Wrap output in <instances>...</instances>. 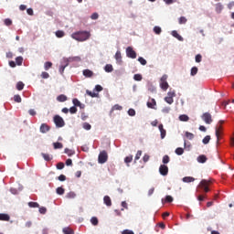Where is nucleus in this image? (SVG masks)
Masks as SVG:
<instances>
[{
  "instance_id": "nucleus-57",
  "label": "nucleus",
  "mask_w": 234,
  "mask_h": 234,
  "mask_svg": "<svg viewBox=\"0 0 234 234\" xmlns=\"http://www.w3.org/2000/svg\"><path fill=\"white\" fill-rule=\"evenodd\" d=\"M202 61V55H196V63H200Z\"/></svg>"
},
{
  "instance_id": "nucleus-8",
  "label": "nucleus",
  "mask_w": 234,
  "mask_h": 234,
  "mask_svg": "<svg viewBox=\"0 0 234 234\" xmlns=\"http://www.w3.org/2000/svg\"><path fill=\"white\" fill-rule=\"evenodd\" d=\"M159 173L162 175V176H167L169 174V167L165 165H161L159 167Z\"/></svg>"
},
{
  "instance_id": "nucleus-53",
  "label": "nucleus",
  "mask_w": 234,
  "mask_h": 234,
  "mask_svg": "<svg viewBox=\"0 0 234 234\" xmlns=\"http://www.w3.org/2000/svg\"><path fill=\"white\" fill-rule=\"evenodd\" d=\"M138 61L141 63V65H147V60L142 57L138 58Z\"/></svg>"
},
{
  "instance_id": "nucleus-58",
  "label": "nucleus",
  "mask_w": 234,
  "mask_h": 234,
  "mask_svg": "<svg viewBox=\"0 0 234 234\" xmlns=\"http://www.w3.org/2000/svg\"><path fill=\"white\" fill-rule=\"evenodd\" d=\"M58 180H59L60 182H65L67 180V176L65 175H60L58 177Z\"/></svg>"
},
{
  "instance_id": "nucleus-42",
  "label": "nucleus",
  "mask_w": 234,
  "mask_h": 234,
  "mask_svg": "<svg viewBox=\"0 0 234 234\" xmlns=\"http://www.w3.org/2000/svg\"><path fill=\"white\" fill-rule=\"evenodd\" d=\"M28 206L29 207H39V203L31 201L28 203Z\"/></svg>"
},
{
  "instance_id": "nucleus-50",
  "label": "nucleus",
  "mask_w": 234,
  "mask_h": 234,
  "mask_svg": "<svg viewBox=\"0 0 234 234\" xmlns=\"http://www.w3.org/2000/svg\"><path fill=\"white\" fill-rule=\"evenodd\" d=\"M64 153L68 154V156H72V154H74V152L69 148H65Z\"/></svg>"
},
{
  "instance_id": "nucleus-36",
  "label": "nucleus",
  "mask_w": 234,
  "mask_h": 234,
  "mask_svg": "<svg viewBox=\"0 0 234 234\" xmlns=\"http://www.w3.org/2000/svg\"><path fill=\"white\" fill-rule=\"evenodd\" d=\"M197 73H198V68L193 67L190 72L191 76H197Z\"/></svg>"
},
{
  "instance_id": "nucleus-40",
  "label": "nucleus",
  "mask_w": 234,
  "mask_h": 234,
  "mask_svg": "<svg viewBox=\"0 0 234 234\" xmlns=\"http://www.w3.org/2000/svg\"><path fill=\"white\" fill-rule=\"evenodd\" d=\"M187 23V18L186 16H181L179 18V25H186Z\"/></svg>"
},
{
  "instance_id": "nucleus-12",
  "label": "nucleus",
  "mask_w": 234,
  "mask_h": 234,
  "mask_svg": "<svg viewBox=\"0 0 234 234\" xmlns=\"http://www.w3.org/2000/svg\"><path fill=\"white\" fill-rule=\"evenodd\" d=\"M148 109H155L156 101L154 99H150V101L146 103Z\"/></svg>"
},
{
  "instance_id": "nucleus-56",
  "label": "nucleus",
  "mask_w": 234,
  "mask_h": 234,
  "mask_svg": "<svg viewBox=\"0 0 234 234\" xmlns=\"http://www.w3.org/2000/svg\"><path fill=\"white\" fill-rule=\"evenodd\" d=\"M175 96H176V93L175 92V90H173V91H168L166 97L174 99Z\"/></svg>"
},
{
  "instance_id": "nucleus-60",
  "label": "nucleus",
  "mask_w": 234,
  "mask_h": 234,
  "mask_svg": "<svg viewBox=\"0 0 234 234\" xmlns=\"http://www.w3.org/2000/svg\"><path fill=\"white\" fill-rule=\"evenodd\" d=\"M142 156V150L137 151V154H135V162Z\"/></svg>"
},
{
  "instance_id": "nucleus-15",
  "label": "nucleus",
  "mask_w": 234,
  "mask_h": 234,
  "mask_svg": "<svg viewBox=\"0 0 234 234\" xmlns=\"http://www.w3.org/2000/svg\"><path fill=\"white\" fill-rule=\"evenodd\" d=\"M82 74L85 76V78H92V76H94V72L90 69H84Z\"/></svg>"
},
{
  "instance_id": "nucleus-30",
  "label": "nucleus",
  "mask_w": 234,
  "mask_h": 234,
  "mask_svg": "<svg viewBox=\"0 0 234 234\" xmlns=\"http://www.w3.org/2000/svg\"><path fill=\"white\" fill-rule=\"evenodd\" d=\"M211 140V136L210 135H207L204 137V139L202 140V143L205 144V145H207V144H209Z\"/></svg>"
},
{
  "instance_id": "nucleus-7",
  "label": "nucleus",
  "mask_w": 234,
  "mask_h": 234,
  "mask_svg": "<svg viewBox=\"0 0 234 234\" xmlns=\"http://www.w3.org/2000/svg\"><path fill=\"white\" fill-rule=\"evenodd\" d=\"M126 56L127 58H131V59H136V51L133 48L128 47L126 48Z\"/></svg>"
},
{
  "instance_id": "nucleus-59",
  "label": "nucleus",
  "mask_w": 234,
  "mask_h": 234,
  "mask_svg": "<svg viewBox=\"0 0 234 234\" xmlns=\"http://www.w3.org/2000/svg\"><path fill=\"white\" fill-rule=\"evenodd\" d=\"M128 114H129V116H135L136 115V111H134V109H130L128 111Z\"/></svg>"
},
{
  "instance_id": "nucleus-47",
  "label": "nucleus",
  "mask_w": 234,
  "mask_h": 234,
  "mask_svg": "<svg viewBox=\"0 0 234 234\" xmlns=\"http://www.w3.org/2000/svg\"><path fill=\"white\" fill-rule=\"evenodd\" d=\"M125 164H131L133 162V155H128L124 158Z\"/></svg>"
},
{
  "instance_id": "nucleus-4",
  "label": "nucleus",
  "mask_w": 234,
  "mask_h": 234,
  "mask_svg": "<svg viewBox=\"0 0 234 234\" xmlns=\"http://www.w3.org/2000/svg\"><path fill=\"white\" fill-rule=\"evenodd\" d=\"M160 87L163 90L169 89V83H167V75H163L160 80Z\"/></svg>"
},
{
  "instance_id": "nucleus-29",
  "label": "nucleus",
  "mask_w": 234,
  "mask_h": 234,
  "mask_svg": "<svg viewBox=\"0 0 234 234\" xmlns=\"http://www.w3.org/2000/svg\"><path fill=\"white\" fill-rule=\"evenodd\" d=\"M53 147L54 149H63V144L59 142L53 143Z\"/></svg>"
},
{
  "instance_id": "nucleus-49",
  "label": "nucleus",
  "mask_w": 234,
  "mask_h": 234,
  "mask_svg": "<svg viewBox=\"0 0 234 234\" xmlns=\"http://www.w3.org/2000/svg\"><path fill=\"white\" fill-rule=\"evenodd\" d=\"M41 78H43V80H48V78H50V75L48 74V72L43 71L41 73Z\"/></svg>"
},
{
  "instance_id": "nucleus-34",
  "label": "nucleus",
  "mask_w": 234,
  "mask_h": 234,
  "mask_svg": "<svg viewBox=\"0 0 234 234\" xmlns=\"http://www.w3.org/2000/svg\"><path fill=\"white\" fill-rule=\"evenodd\" d=\"M16 89L17 90H23V89H25V83L19 81L16 83Z\"/></svg>"
},
{
  "instance_id": "nucleus-37",
  "label": "nucleus",
  "mask_w": 234,
  "mask_h": 234,
  "mask_svg": "<svg viewBox=\"0 0 234 234\" xmlns=\"http://www.w3.org/2000/svg\"><path fill=\"white\" fill-rule=\"evenodd\" d=\"M76 197V194L72 191L69 192L67 195H66V198H69V199H72Z\"/></svg>"
},
{
  "instance_id": "nucleus-1",
  "label": "nucleus",
  "mask_w": 234,
  "mask_h": 234,
  "mask_svg": "<svg viewBox=\"0 0 234 234\" xmlns=\"http://www.w3.org/2000/svg\"><path fill=\"white\" fill-rule=\"evenodd\" d=\"M71 37L76 41H87L90 37L89 31H78L71 35Z\"/></svg>"
},
{
  "instance_id": "nucleus-20",
  "label": "nucleus",
  "mask_w": 234,
  "mask_h": 234,
  "mask_svg": "<svg viewBox=\"0 0 234 234\" xmlns=\"http://www.w3.org/2000/svg\"><path fill=\"white\" fill-rule=\"evenodd\" d=\"M115 59H116L117 63L122 64V52L117 51L115 53Z\"/></svg>"
},
{
  "instance_id": "nucleus-6",
  "label": "nucleus",
  "mask_w": 234,
  "mask_h": 234,
  "mask_svg": "<svg viewBox=\"0 0 234 234\" xmlns=\"http://www.w3.org/2000/svg\"><path fill=\"white\" fill-rule=\"evenodd\" d=\"M201 118L205 122V123H207V125H210V123H213V119L209 112L203 113Z\"/></svg>"
},
{
  "instance_id": "nucleus-51",
  "label": "nucleus",
  "mask_w": 234,
  "mask_h": 234,
  "mask_svg": "<svg viewBox=\"0 0 234 234\" xmlns=\"http://www.w3.org/2000/svg\"><path fill=\"white\" fill-rule=\"evenodd\" d=\"M123 108L119 105V104H115L112 108V111H122Z\"/></svg>"
},
{
  "instance_id": "nucleus-22",
  "label": "nucleus",
  "mask_w": 234,
  "mask_h": 234,
  "mask_svg": "<svg viewBox=\"0 0 234 234\" xmlns=\"http://www.w3.org/2000/svg\"><path fill=\"white\" fill-rule=\"evenodd\" d=\"M57 100L60 102L67 101L68 98L65 94H60L57 97Z\"/></svg>"
},
{
  "instance_id": "nucleus-19",
  "label": "nucleus",
  "mask_w": 234,
  "mask_h": 234,
  "mask_svg": "<svg viewBox=\"0 0 234 234\" xmlns=\"http://www.w3.org/2000/svg\"><path fill=\"white\" fill-rule=\"evenodd\" d=\"M172 36L178 39V41H184V37H182L176 31H172Z\"/></svg>"
},
{
  "instance_id": "nucleus-55",
  "label": "nucleus",
  "mask_w": 234,
  "mask_h": 234,
  "mask_svg": "<svg viewBox=\"0 0 234 234\" xmlns=\"http://www.w3.org/2000/svg\"><path fill=\"white\" fill-rule=\"evenodd\" d=\"M133 80H134L135 81H142V75H141V74H135V75L133 76Z\"/></svg>"
},
{
  "instance_id": "nucleus-33",
  "label": "nucleus",
  "mask_w": 234,
  "mask_h": 234,
  "mask_svg": "<svg viewBox=\"0 0 234 234\" xmlns=\"http://www.w3.org/2000/svg\"><path fill=\"white\" fill-rule=\"evenodd\" d=\"M82 127H83V129H85V131H90V129H92V126L89 122H84L82 124Z\"/></svg>"
},
{
  "instance_id": "nucleus-32",
  "label": "nucleus",
  "mask_w": 234,
  "mask_h": 234,
  "mask_svg": "<svg viewBox=\"0 0 234 234\" xmlns=\"http://www.w3.org/2000/svg\"><path fill=\"white\" fill-rule=\"evenodd\" d=\"M86 94H88V96H90V98H98V93L94 91L87 90Z\"/></svg>"
},
{
  "instance_id": "nucleus-9",
  "label": "nucleus",
  "mask_w": 234,
  "mask_h": 234,
  "mask_svg": "<svg viewBox=\"0 0 234 234\" xmlns=\"http://www.w3.org/2000/svg\"><path fill=\"white\" fill-rule=\"evenodd\" d=\"M40 133L42 134H46V133H48L50 131V126L47 123H42L39 128Z\"/></svg>"
},
{
  "instance_id": "nucleus-25",
  "label": "nucleus",
  "mask_w": 234,
  "mask_h": 234,
  "mask_svg": "<svg viewBox=\"0 0 234 234\" xmlns=\"http://www.w3.org/2000/svg\"><path fill=\"white\" fill-rule=\"evenodd\" d=\"M72 103L73 105H75V107H80V109H83V106H81V102L80 101V100L73 99Z\"/></svg>"
},
{
  "instance_id": "nucleus-44",
  "label": "nucleus",
  "mask_w": 234,
  "mask_h": 234,
  "mask_svg": "<svg viewBox=\"0 0 234 234\" xmlns=\"http://www.w3.org/2000/svg\"><path fill=\"white\" fill-rule=\"evenodd\" d=\"M14 101H16V103H21L22 101V99H21V96L20 95H15L14 96Z\"/></svg>"
},
{
  "instance_id": "nucleus-2",
  "label": "nucleus",
  "mask_w": 234,
  "mask_h": 234,
  "mask_svg": "<svg viewBox=\"0 0 234 234\" xmlns=\"http://www.w3.org/2000/svg\"><path fill=\"white\" fill-rule=\"evenodd\" d=\"M53 122L58 128L65 127V121L59 115H55Z\"/></svg>"
},
{
  "instance_id": "nucleus-17",
  "label": "nucleus",
  "mask_w": 234,
  "mask_h": 234,
  "mask_svg": "<svg viewBox=\"0 0 234 234\" xmlns=\"http://www.w3.org/2000/svg\"><path fill=\"white\" fill-rule=\"evenodd\" d=\"M197 162L199 164H206V162H207V157L205 154H201L197 157Z\"/></svg>"
},
{
  "instance_id": "nucleus-11",
  "label": "nucleus",
  "mask_w": 234,
  "mask_h": 234,
  "mask_svg": "<svg viewBox=\"0 0 234 234\" xmlns=\"http://www.w3.org/2000/svg\"><path fill=\"white\" fill-rule=\"evenodd\" d=\"M158 129L161 133V140H164L165 138V135L167 134V132L165 129H164V124H159Z\"/></svg>"
},
{
  "instance_id": "nucleus-26",
  "label": "nucleus",
  "mask_w": 234,
  "mask_h": 234,
  "mask_svg": "<svg viewBox=\"0 0 234 234\" xmlns=\"http://www.w3.org/2000/svg\"><path fill=\"white\" fill-rule=\"evenodd\" d=\"M180 122H189V116L186 114H182L179 116Z\"/></svg>"
},
{
  "instance_id": "nucleus-23",
  "label": "nucleus",
  "mask_w": 234,
  "mask_h": 234,
  "mask_svg": "<svg viewBox=\"0 0 234 234\" xmlns=\"http://www.w3.org/2000/svg\"><path fill=\"white\" fill-rule=\"evenodd\" d=\"M183 182L189 184L191 182H195V177H191V176H186L183 178Z\"/></svg>"
},
{
  "instance_id": "nucleus-24",
  "label": "nucleus",
  "mask_w": 234,
  "mask_h": 234,
  "mask_svg": "<svg viewBox=\"0 0 234 234\" xmlns=\"http://www.w3.org/2000/svg\"><path fill=\"white\" fill-rule=\"evenodd\" d=\"M41 156L46 160V162H50V160H52V156L48 154L42 153Z\"/></svg>"
},
{
  "instance_id": "nucleus-41",
  "label": "nucleus",
  "mask_w": 234,
  "mask_h": 234,
  "mask_svg": "<svg viewBox=\"0 0 234 234\" xmlns=\"http://www.w3.org/2000/svg\"><path fill=\"white\" fill-rule=\"evenodd\" d=\"M16 65H18V66L23 65V57H17V58H16Z\"/></svg>"
},
{
  "instance_id": "nucleus-27",
  "label": "nucleus",
  "mask_w": 234,
  "mask_h": 234,
  "mask_svg": "<svg viewBox=\"0 0 234 234\" xmlns=\"http://www.w3.org/2000/svg\"><path fill=\"white\" fill-rule=\"evenodd\" d=\"M165 101L166 103H168L169 105H173V103L175 102V100L172 97H165Z\"/></svg>"
},
{
  "instance_id": "nucleus-64",
  "label": "nucleus",
  "mask_w": 234,
  "mask_h": 234,
  "mask_svg": "<svg viewBox=\"0 0 234 234\" xmlns=\"http://www.w3.org/2000/svg\"><path fill=\"white\" fill-rule=\"evenodd\" d=\"M28 113L30 114V116H36V114H37L36 110H34V109H30L28 111Z\"/></svg>"
},
{
  "instance_id": "nucleus-54",
  "label": "nucleus",
  "mask_w": 234,
  "mask_h": 234,
  "mask_svg": "<svg viewBox=\"0 0 234 234\" xmlns=\"http://www.w3.org/2000/svg\"><path fill=\"white\" fill-rule=\"evenodd\" d=\"M171 158L169 157V155H164L163 157V164H167L168 162H170Z\"/></svg>"
},
{
  "instance_id": "nucleus-16",
  "label": "nucleus",
  "mask_w": 234,
  "mask_h": 234,
  "mask_svg": "<svg viewBox=\"0 0 234 234\" xmlns=\"http://www.w3.org/2000/svg\"><path fill=\"white\" fill-rule=\"evenodd\" d=\"M222 10H224V5H222V3L216 4V12H217V14H221Z\"/></svg>"
},
{
  "instance_id": "nucleus-14",
  "label": "nucleus",
  "mask_w": 234,
  "mask_h": 234,
  "mask_svg": "<svg viewBox=\"0 0 234 234\" xmlns=\"http://www.w3.org/2000/svg\"><path fill=\"white\" fill-rule=\"evenodd\" d=\"M103 202L108 207H111V206H112V200H111V197L109 196H105L103 197Z\"/></svg>"
},
{
  "instance_id": "nucleus-5",
  "label": "nucleus",
  "mask_w": 234,
  "mask_h": 234,
  "mask_svg": "<svg viewBox=\"0 0 234 234\" xmlns=\"http://www.w3.org/2000/svg\"><path fill=\"white\" fill-rule=\"evenodd\" d=\"M107 160H109V155L107 154V152L106 151L101 152L98 157L99 164H105Z\"/></svg>"
},
{
  "instance_id": "nucleus-45",
  "label": "nucleus",
  "mask_w": 234,
  "mask_h": 234,
  "mask_svg": "<svg viewBox=\"0 0 234 234\" xmlns=\"http://www.w3.org/2000/svg\"><path fill=\"white\" fill-rule=\"evenodd\" d=\"M44 69H45V70H48V69H52V62H46L45 64H44Z\"/></svg>"
},
{
  "instance_id": "nucleus-63",
  "label": "nucleus",
  "mask_w": 234,
  "mask_h": 234,
  "mask_svg": "<svg viewBox=\"0 0 234 234\" xmlns=\"http://www.w3.org/2000/svg\"><path fill=\"white\" fill-rule=\"evenodd\" d=\"M165 202H168V203L173 202V197H171V196H166V197H165Z\"/></svg>"
},
{
  "instance_id": "nucleus-39",
  "label": "nucleus",
  "mask_w": 234,
  "mask_h": 234,
  "mask_svg": "<svg viewBox=\"0 0 234 234\" xmlns=\"http://www.w3.org/2000/svg\"><path fill=\"white\" fill-rule=\"evenodd\" d=\"M57 195H64L65 194V188L59 186L57 188Z\"/></svg>"
},
{
  "instance_id": "nucleus-18",
  "label": "nucleus",
  "mask_w": 234,
  "mask_h": 234,
  "mask_svg": "<svg viewBox=\"0 0 234 234\" xmlns=\"http://www.w3.org/2000/svg\"><path fill=\"white\" fill-rule=\"evenodd\" d=\"M65 64L64 65H61L59 67V72L60 74H63L65 72V69H67V67H69V60L65 59Z\"/></svg>"
},
{
  "instance_id": "nucleus-10",
  "label": "nucleus",
  "mask_w": 234,
  "mask_h": 234,
  "mask_svg": "<svg viewBox=\"0 0 234 234\" xmlns=\"http://www.w3.org/2000/svg\"><path fill=\"white\" fill-rule=\"evenodd\" d=\"M221 131H222V125L221 124H218L216 126L217 144H218V142H220V132Z\"/></svg>"
},
{
  "instance_id": "nucleus-61",
  "label": "nucleus",
  "mask_w": 234,
  "mask_h": 234,
  "mask_svg": "<svg viewBox=\"0 0 234 234\" xmlns=\"http://www.w3.org/2000/svg\"><path fill=\"white\" fill-rule=\"evenodd\" d=\"M39 213H41V215H45V213H47V207H39Z\"/></svg>"
},
{
  "instance_id": "nucleus-35",
  "label": "nucleus",
  "mask_w": 234,
  "mask_h": 234,
  "mask_svg": "<svg viewBox=\"0 0 234 234\" xmlns=\"http://www.w3.org/2000/svg\"><path fill=\"white\" fill-rule=\"evenodd\" d=\"M154 34H157V35L162 34V27H158V26H155V27H154Z\"/></svg>"
},
{
  "instance_id": "nucleus-52",
  "label": "nucleus",
  "mask_w": 234,
  "mask_h": 234,
  "mask_svg": "<svg viewBox=\"0 0 234 234\" xmlns=\"http://www.w3.org/2000/svg\"><path fill=\"white\" fill-rule=\"evenodd\" d=\"M69 112L70 114H76L78 112V108H76V106L70 107Z\"/></svg>"
},
{
  "instance_id": "nucleus-3",
  "label": "nucleus",
  "mask_w": 234,
  "mask_h": 234,
  "mask_svg": "<svg viewBox=\"0 0 234 234\" xmlns=\"http://www.w3.org/2000/svg\"><path fill=\"white\" fill-rule=\"evenodd\" d=\"M209 184H211V181L202 179L199 183V187L205 191V193H209Z\"/></svg>"
},
{
  "instance_id": "nucleus-38",
  "label": "nucleus",
  "mask_w": 234,
  "mask_h": 234,
  "mask_svg": "<svg viewBox=\"0 0 234 234\" xmlns=\"http://www.w3.org/2000/svg\"><path fill=\"white\" fill-rule=\"evenodd\" d=\"M185 135L187 138V140H193V138H195V134H193L189 132H186Z\"/></svg>"
},
{
  "instance_id": "nucleus-13",
  "label": "nucleus",
  "mask_w": 234,
  "mask_h": 234,
  "mask_svg": "<svg viewBox=\"0 0 234 234\" xmlns=\"http://www.w3.org/2000/svg\"><path fill=\"white\" fill-rule=\"evenodd\" d=\"M0 220H2L3 222H9L10 215L5 214V213H0Z\"/></svg>"
},
{
  "instance_id": "nucleus-31",
  "label": "nucleus",
  "mask_w": 234,
  "mask_h": 234,
  "mask_svg": "<svg viewBox=\"0 0 234 234\" xmlns=\"http://www.w3.org/2000/svg\"><path fill=\"white\" fill-rule=\"evenodd\" d=\"M176 154H177L178 156H182V154H184V148H182V147L176 148Z\"/></svg>"
},
{
  "instance_id": "nucleus-48",
  "label": "nucleus",
  "mask_w": 234,
  "mask_h": 234,
  "mask_svg": "<svg viewBox=\"0 0 234 234\" xmlns=\"http://www.w3.org/2000/svg\"><path fill=\"white\" fill-rule=\"evenodd\" d=\"M4 23H5V27H10V26H12V19H10V18H5V19L4 20Z\"/></svg>"
},
{
  "instance_id": "nucleus-62",
  "label": "nucleus",
  "mask_w": 234,
  "mask_h": 234,
  "mask_svg": "<svg viewBox=\"0 0 234 234\" xmlns=\"http://www.w3.org/2000/svg\"><path fill=\"white\" fill-rule=\"evenodd\" d=\"M122 234H134V231L130 230V229H124Z\"/></svg>"
},
{
  "instance_id": "nucleus-28",
  "label": "nucleus",
  "mask_w": 234,
  "mask_h": 234,
  "mask_svg": "<svg viewBox=\"0 0 234 234\" xmlns=\"http://www.w3.org/2000/svg\"><path fill=\"white\" fill-rule=\"evenodd\" d=\"M104 70H105V72H112V70H114V68H112V66L111 64H107L104 67Z\"/></svg>"
},
{
  "instance_id": "nucleus-46",
  "label": "nucleus",
  "mask_w": 234,
  "mask_h": 234,
  "mask_svg": "<svg viewBox=\"0 0 234 234\" xmlns=\"http://www.w3.org/2000/svg\"><path fill=\"white\" fill-rule=\"evenodd\" d=\"M56 36H57L58 37H65V32H64V31H61V30H58V31L56 32Z\"/></svg>"
},
{
  "instance_id": "nucleus-43",
  "label": "nucleus",
  "mask_w": 234,
  "mask_h": 234,
  "mask_svg": "<svg viewBox=\"0 0 234 234\" xmlns=\"http://www.w3.org/2000/svg\"><path fill=\"white\" fill-rule=\"evenodd\" d=\"M90 222H91V224L93 225V226H98V218H96V217H92L91 218H90Z\"/></svg>"
},
{
  "instance_id": "nucleus-21",
  "label": "nucleus",
  "mask_w": 234,
  "mask_h": 234,
  "mask_svg": "<svg viewBox=\"0 0 234 234\" xmlns=\"http://www.w3.org/2000/svg\"><path fill=\"white\" fill-rule=\"evenodd\" d=\"M64 234H74V230L69 227H66L62 229Z\"/></svg>"
}]
</instances>
